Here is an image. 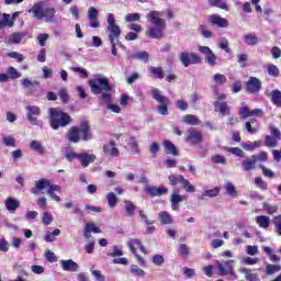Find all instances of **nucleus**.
Listing matches in <instances>:
<instances>
[{
	"instance_id": "obj_10",
	"label": "nucleus",
	"mask_w": 281,
	"mask_h": 281,
	"mask_svg": "<svg viewBox=\"0 0 281 281\" xmlns=\"http://www.w3.org/2000/svg\"><path fill=\"white\" fill-rule=\"evenodd\" d=\"M109 34V41L110 43H117L119 47L124 49V46L122 45V42H120V36L122 35V29H120V25L114 26H108Z\"/></svg>"
},
{
	"instance_id": "obj_58",
	"label": "nucleus",
	"mask_w": 281,
	"mask_h": 281,
	"mask_svg": "<svg viewBox=\"0 0 281 281\" xmlns=\"http://www.w3.org/2000/svg\"><path fill=\"white\" fill-rule=\"evenodd\" d=\"M218 47H221V49H224L226 54H229V41H227L226 37L220 38Z\"/></svg>"
},
{
	"instance_id": "obj_9",
	"label": "nucleus",
	"mask_w": 281,
	"mask_h": 281,
	"mask_svg": "<svg viewBox=\"0 0 281 281\" xmlns=\"http://www.w3.org/2000/svg\"><path fill=\"white\" fill-rule=\"evenodd\" d=\"M245 87L248 93H260V90L262 89V81L256 77H249L245 83Z\"/></svg>"
},
{
	"instance_id": "obj_25",
	"label": "nucleus",
	"mask_w": 281,
	"mask_h": 281,
	"mask_svg": "<svg viewBox=\"0 0 281 281\" xmlns=\"http://www.w3.org/2000/svg\"><path fill=\"white\" fill-rule=\"evenodd\" d=\"M255 221L261 229H269V226L271 225V218L267 215H258Z\"/></svg>"
},
{
	"instance_id": "obj_47",
	"label": "nucleus",
	"mask_w": 281,
	"mask_h": 281,
	"mask_svg": "<svg viewBox=\"0 0 281 281\" xmlns=\"http://www.w3.org/2000/svg\"><path fill=\"white\" fill-rule=\"evenodd\" d=\"M209 3L213 8H221V10H229L227 3H225L223 0H209Z\"/></svg>"
},
{
	"instance_id": "obj_11",
	"label": "nucleus",
	"mask_w": 281,
	"mask_h": 281,
	"mask_svg": "<svg viewBox=\"0 0 281 281\" xmlns=\"http://www.w3.org/2000/svg\"><path fill=\"white\" fill-rule=\"evenodd\" d=\"M79 135L82 142H89L93 139V132H91V125L89 121H82L79 127Z\"/></svg>"
},
{
	"instance_id": "obj_59",
	"label": "nucleus",
	"mask_w": 281,
	"mask_h": 281,
	"mask_svg": "<svg viewBox=\"0 0 281 281\" xmlns=\"http://www.w3.org/2000/svg\"><path fill=\"white\" fill-rule=\"evenodd\" d=\"M204 59L206 60V63H209L211 65V67H214V65H216V55L211 50L207 55H205Z\"/></svg>"
},
{
	"instance_id": "obj_40",
	"label": "nucleus",
	"mask_w": 281,
	"mask_h": 281,
	"mask_svg": "<svg viewBox=\"0 0 281 281\" xmlns=\"http://www.w3.org/2000/svg\"><path fill=\"white\" fill-rule=\"evenodd\" d=\"M38 116L41 115V108L36 106V105H27L26 106V117L30 116Z\"/></svg>"
},
{
	"instance_id": "obj_23",
	"label": "nucleus",
	"mask_w": 281,
	"mask_h": 281,
	"mask_svg": "<svg viewBox=\"0 0 281 281\" xmlns=\"http://www.w3.org/2000/svg\"><path fill=\"white\" fill-rule=\"evenodd\" d=\"M79 161L83 168H87L89 164L95 161V155L93 154H79Z\"/></svg>"
},
{
	"instance_id": "obj_54",
	"label": "nucleus",
	"mask_w": 281,
	"mask_h": 281,
	"mask_svg": "<svg viewBox=\"0 0 281 281\" xmlns=\"http://www.w3.org/2000/svg\"><path fill=\"white\" fill-rule=\"evenodd\" d=\"M161 150V147L159 146V143L154 142L149 145V153L153 155V157H157V153Z\"/></svg>"
},
{
	"instance_id": "obj_61",
	"label": "nucleus",
	"mask_w": 281,
	"mask_h": 281,
	"mask_svg": "<svg viewBox=\"0 0 281 281\" xmlns=\"http://www.w3.org/2000/svg\"><path fill=\"white\" fill-rule=\"evenodd\" d=\"M151 262L154 265H156V267H161V265H164V262H166V259L161 255H154Z\"/></svg>"
},
{
	"instance_id": "obj_26",
	"label": "nucleus",
	"mask_w": 281,
	"mask_h": 281,
	"mask_svg": "<svg viewBox=\"0 0 281 281\" xmlns=\"http://www.w3.org/2000/svg\"><path fill=\"white\" fill-rule=\"evenodd\" d=\"M187 199H188V196L179 195V194L173 192L171 194V199H170V201H171V210H173V211L179 210V203H181L182 201H187Z\"/></svg>"
},
{
	"instance_id": "obj_31",
	"label": "nucleus",
	"mask_w": 281,
	"mask_h": 281,
	"mask_svg": "<svg viewBox=\"0 0 281 281\" xmlns=\"http://www.w3.org/2000/svg\"><path fill=\"white\" fill-rule=\"evenodd\" d=\"M182 122L184 124H189L190 126H199L201 121L194 114H187L182 117Z\"/></svg>"
},
{
	"instance_id": "obj_30",
	"label": "nucleus",
	"mask_w": 281,
	"mask_h": 281,
	"mask_svg": "<svg viewBox=\"0 0 281 281\" xmlns=\"http://www.w3.org/2000/svg\"><path fill=\"white\" fill-rule=\"evenodd\" d=\"M149 74H151V76H154V78H157L158 80H164V78H166V74L164 72L162 67L150 66Z\"/></svg>"
},
{
	"instance_id": "obj_21",
	"label": "nucleus",
	"mask_w": 281,
	"mask_h": 281,
	"mask_svg": "<svg viewBox=\"0 0 281 281\" xmlns=\"http://www.w3.org/2000/svg\"><path fill=\"white\" fill-rule=\"evenodd\" d=\"M115 146V140H110L103 146V153L105 155H110L111 157H120V149H117Z\"/></svg>"
},
{
	"instance_id": "obj_42",
	"label": "nucleus",
	"mask_w": 281,
	"mask_h": 281,
	"mask_svg": "<svg viewBox=\"0 0 281 281\" xmlns=\"http://www.w3.org/2000/svg\"><path fill=\"white\" fill-rule=\"evenodd\" d=\"M224 188L226 190V194L229 196H238V192L236 191V187L232 182H225Z\"/></svg>"
},
{
	"instance_id": "obj_13",
	"label": "nucleus",
	"mask_w": 281,
	"mask_h": 281,
	"mask_svg": "<svg viewBox=\"0 0 281 281\" xmlns=\"http://www.w3.org/2000/svg\"><path fill=\"white\" fill-rule=\"evenodd\" d=\"M162 14L159 11H150L147 14V21L154 26H166V20L161 19Z\"/></svg>"
},
{
	"instance_id": "obj_49",
	"label": "nucleus",
	"mask_w": 281,
	"mask_h": 281,
	"mask_svg": "<svg viewBox=\"0 0 281 281\" xmlns=\"http://www.w3.org/2000/svg\"><path fill=\"white\" fill-rule=\"evenodd\" d=\"M213 81L217 86H223L225 85V82H227V77H225V75H222V74H215L213 76Z\"/></svg>"
},
{
	"instance_id": "obj_18",
	"label": "nucleus",
	"mask_w": 281,
	"mask_h": 281,
	"mask_svg": "<svg viewBox=\"0 0 281 281\" xmlns=\"http://www.w3.org/2000/svg\"><path fill=\"white\" fill-rule=\"evenodd\" d=\"M98 9H95L94 7H90L88 10V19L91 22L90 27H92L93 30H98V27H100V21H98Z\"/></svg>"
},
{
	"instance_id": "obj_14",
	"label": "nucleus",
	"mask_w": 281,
	"mask_h": 281,
	"mask_svg": "<svg viewBox=\"0 0 281 281\" xmlns=\"http://www.w3.org/2000/svg\"><path fill=\"white\" fill-rule=\"evenodd\" d=\"M59 265L63 271H70L71 273H76L80 269V266H78V263L72 259H61L59 260Z\"/></svg>"
},
{
	"instance_id": "obj_51",
	"label": "nucleus",
	"mask_w": 281,
	"mask_h": 281,
	"mask_svg": "<svg viewBox=\"0 0 281 281\" xmlns=\"http://www.w3.org/2000/svg\"><path fill=\"white\" fill-rule=\"evenodd\" d=\"M211 160L213 161V164H221L222 166H225V164H227V158L220 154H215L214 156H212Z\"/></svg>"
},
{
	"instance_id": "obj_34",
	"label": "nucleus",
	"mask_w": 281,
	"mask_h": 281,
	"mask_svg": "<svg viewBox=\"0 0 281 281\" xmlns=\"http://www.w3.org/2000/svg\"><path fill=\"white\" fill-rule=\"evenodd\" d=\"M31 150L38 153V155H45V147L38 140H32L30 144Z\"/></svg>"
},
{
	"instance_id": "obj_1",
	"label": "nucleus",
	"mask_w": 281,
	"mask_h": 281,
	"mask_svg": "<svg viewBox=\"0 0 281 281\" xmlns=\"http://www.w3.org/2000/svg\"><path fill=\"white\" fill-rule=\"evenodd\" d=\"M88 85L93 95H100L99 98L103 100V102H111L113 86L109 82V78L103 75H97L95 78L88 81Z\"/></svg>"
},
{
	"instance_id": "obj_62",
	"label": "nucleus",
	"mask_w": 281,
	"mask_h": 281,
	"mask_svg": "<svg viewBox=\"0 0 281 281\" xmlns=\"http://www.w3.org/2000/svg\"><path fill=\"white\" fill-rule=\"evenodd\" d=\"M8 74H9V77L12 79V80H16V78H21V72H19V70H16V68L14 67H9L8 69Z\"/></svg>"
},
{
	"instance_id": "obj_15",
	"label": "nucleus",
	"mask_w": 281,
	"mask_h": 281,
	"mask_svg": "<svg viewBox=\"0 0 281 281\" xmlns=\"http://www.w3.org/2000/svg\"><path fill=\"white\" fill-rule=\"evenodd\" d=\"M66 139L70 144H78L80 142V128L78 126H71L66 133Z\"/></svg>"
},
{
	"instance_id": "obj_53",
	"label": "nucleus",
	"mask_w": 281,
	"mask_h": 281,
	"mask_svg": "<svg viewBox=\"0 0 281 281\" xmlns=\"http://www.w3.org/2000/svg\"><path fill=\"white\" fill-rule=\"evenodd\" d=\"M90 271H91L93 278H95L97 281H104V280H106V278L104 277V274H102V271L95 270L94 267H92V268L90 269Z\"/></svg>"
},
{
	"instance_id": "obj_20",
	"label": "nucleus",
	"mask_w": 281,
	"mask_h": 281,
	"mask_svg": "<svg viewBox=\"0 0 281 281\" xmlns=\"http://www.w3.org/2000/svg\"><path fill=\"white\" fill-rule=\"evenodd\" d=\"M93 234H102V229L100 227L95 226L93 223H87L83 227V237L87 238V240H91V233Z\"/></svg>"
},
{
	"instance_id": "obj_60",
	"label": "nucleus",
	"mask_w": 281,
	"mask_h": 281,
	"mask_svg": "<svg viewBox=\"0 0 281 281\" xmlns=\"http://www.w3.org/2000/svg\"><path fill=\"white\" fill-rule=\"evenodd\" d=\"M83 249L87 254H93V249H95V239L90 238V240L85 245Z\"/></svg>"
},
{
	"instance_id": "obj_17",
	"label": "nucleus",
	"mask_w": 281,
	"mask_h": 281,
	"mask_svg": "<svg viewBox=\"0 0 281 281\" xmlns=\"http://www.w3.org/2000/svg\"><path fill=\"white\" fill-rule=\"evenodd\" d=\"M209 22L211 23V25H216L217 27H229V21H227V19H224L218 14L210 15Z\"/></svg>"
},
{
	"instance_id": "obj_22",
	"label": "nucleus",
	"mask_w": 281,
	"mask_h": 281,
	"mask_svg": "<svg viewBox=\"0 0 281 281\" xmlns=\"http://www.w3.org/2000/svg\"><path fill=\"white\" fill-rule=\"evenodd\" d=\"M258 162V156L252 155L250 158H247L243 161V171L249 172L256 170V164Z\"/></svg>"
},
{
	"instance_id": "obj_24",
	"label": "nucleus",
	"mask_w": 281,
	"mask_h": 281,
	"mask_svg": "<svg viewBox=\"0 0 281 281\" xmlns=\"http://www.w3.org/2000/svg\"><path fill=\"white\" fill-rule=\"evenodd\" d=\"M4 205L8 212H16L21 205V201L13 198H8L4 202Z\"/></svg>"
},
{
	"instance_id": "obj_29",
	"label": "nucleus",
	"mask_w": 281,
	"mask_h": 281,
	"mask_svg": "<svg viewBox=\"0 0 281 281\" xmlns=\"http://www.w3.org/2000/svg\"><path fill=\"white\" fill-rule=\"evenodd\" d=\"M130 59L135 58L136 60H142L143 63H148L150 55L148 54V52L143 50V52H138V53H133L128 56Z\"/></svg>"
},
{
	"instance_id": "obj_33",
	"label": "nucleus",
	"mask_w": 281,
	"mask_h": 281,
	"mask_svg": "<svg viewBox=\"0 0 281 281\" xmlns=\"http://www.w3.org/2000/svg\"><path fill=\"white\" fill-rule=\"evenodd\" d=\"M124 204H125L126 216H128V217L134 216L135 210H137V206H135V203L131 202L130 200H125Z\"/></svg>"
},
{
	"instance_id": "obj_8",
	"label": "nucleus",
	"mask_w": 281,
	"mask_h": 281,
	"mask_svg": "<svg viewBox=\"0 0 281 281\" xmlns=\"http://www.w3.org/2000/svg\"><path fill=\"white\" fill-rule=\"evenodd\" d=\"M180 63L183 67H190V65H199L201 63V57L194 53L182 52L180 54Z\"/></svg>"
},
{
	"instance_id": "obj_43",
	"label": "nucleus",
	"mask_w": 281,
	"mask_h": 281,
	"mask_svg": "<svg viewBox=\"0 0 281 281\" xmlns=\"http://www.w3.org/2000/svg\"><path fill=\"white\" fill-rule=\"evenodd\" d=\"M25 38L24 33H12L9 37V43L19 44Z\"/></svg>"
},
{
	"instance_id": "obj_38",
	"label": "nucleus",
	"mask_w": 281,
	"mask_h": 281,
	"mask_svg": "<svg viewBox=\"0 0 281 281\" xmlns=\"http://www.w3.org/2000/svg\"><path fill=\"white\" fill-rule=\"evenodd\" d=\"M220 193H221V188L215 187L214 189L204 190L202 193V196H207L209 199H214V198L218 196Z\"/></svg>"
},
{
	"instance_id": "obj_3",
	"label": "nucleus",
	"mask_w": 281,
	"mask_h": 281,
	"mask_svg": "<svg viewBox=\"0 0 281 281\" xmlns=\"http://www.w3.org/2000/svg\"><path fill=\"white\" fill-rule=\"evenodd\" d=\"M47 190V194H49L53 201L60 203V196H58L55 192H61V188L58 184H53L50 180L42 178L35 181L34 188L31 189L32 194H40L41 191Z\"/></svg>"
},
{
	"instance_id": "obj_64",
	"label": "nucleus",
	"mask_w": 281,
	"mask_h": 281,
	"mask_svg": "<svg viewBox=\"0 0 281 281\" xmlns=\"http://www.w3.org/2000/svg\"><path fill=\"white\" fill-rule=\"evenodd\" d=\"M270 133L274 139H281V132L274 125H270Z\"/></svg>"
},
{
	"instance_id": "obj_52",
	"label": "nucleus",
	"mask_w": 281,
	"mask_h": 281,
	"mask_svg": "<svg viewBox=\"0 0 281 281\" xmlns=\"http://www.w3.org/2000/svg\"><path fill=\"white\" fill-rule=\"evenodd\" d=\"M267 71L269 76H272L273 78H278L280 76V69H278V66L273 64L268 65Z\"/></svg>"
},
{
	"instance_id": "obj_39",
	"label": "nucleus",
	"mask_w": 281,
	"mask_h": 281,
	"mask_svg": "<svg viewBox=\"0 0 281 281\" xmlns=\"http://www.w3.org/2000/svg\"><path fill=\"white\" fill-rule=\"evenodd\" d=\"M244 41L246 45L254 47V45H258V36L256 34H246L244 35Z\"/></svg>"
},
{
	"instance_id": "obj_56",
	"label": "nucleus",
	"mask_w": 281,
	"mask_h": 281,
	"mask_svg": "<svg viewBox=\"0 0 281 281\" xmlns=\"http://www.w3.org/2000/svg\"><path fill=\"white\" fill-rule=\"evenodd\" d=\"M266 146L268 148H276V146H278V139H276L273 136L267 135L266 136Z\"/></svg>"
},
{
	"instance_id": "obj_35",
	"label": "nucleus",
	"mask_w": 281,
	"mask_h": 281,
	"mask_svg": "<svg viewBox=\"0 0 281 281\" xmlns=\"http://www.w3.org/2000/svg\"><path fill=\"white\" fill-rule=\"evenodd\" d=\"M162 146L167 155H177V146H175L172 142L164 140Z\"/></svg>"
},
{
	"instance_id": "obj_41",
	"label": "nucleus",
	"mask_w": 281,
	"mask_h": 281,
	"mask_svg": "<svg viewBox=\"0 0 281 281\" xmlns=\"http://www.w3.org/2000/svg\"><path fill=\"white\" fill-rule=\"evenodd\" d=\"M21 85L24 89H34V87H41L38 81H32L27 78L21 80Z\"/></svg>"
},
{
	"instance_id": "obj_46",
	"label": "nucleus",
	"mask_w": 281,
	"mask_h": 281,
	"mask_svg": "<svg viewBox=\"0 0 281 281\" xmlns=\"http://www.w3.org/2000/svg\"><path fill=\"white\" fill-rule=\"evenodd\" d=\"M59 234H60V229L56 228L52 233H46L44 236V240L46 243H54V240H56V236H58Z\"/></svg>"
},
{
	"instance_id": "obj_5",
	"label": "nucleus",
	"mask_w": 281,
	"mask_h": 281,
	"mask_svg": "<svg viewBox=\"0 0 281 281\" xmlns=\"http://www.w3.org/2000/svg\"><path fill=\"white\" fill-rule=\"evenodd\" d=\"M151 98L158 102L157 111L160 115H168V104H170V100L168 97L161 94L159 89H151Z\"/></svg>"
},
{
	"instance_id": "obj_12",
	"label": "nucleus",
	"mask_w": 281,
	"mask_h": 281,
	"mask_svg": "<svg viewBox=\"0 0 281 281\" xmlns=\"http://www.w3.org/2000/svg\"><path fill=\"white\" fill-rule=\"evenodd\" d=\"M184 140L193 145L201 144V142H203V133L199 132L194 127H191L188 130V136Z\"/></svg>"
},
{
	"instance_id": "obj_55",
	"label": "nucleus",
	"mask_w": 281,
	"mask_h": 281,
	"mask_svg": "<svg viewBox=\"0 0 281 281\" xmlns=\"http://www.w3.org/2000/svg\"><path fill=\"white\" fill-rule=\"evenodd\" d=\"M239 115L241 120H247V117H251V110H249V106H243L239 109Z\"/></svg>"
},
{
	"instance_id": "obj_36",
	"label": "nucleus",
	"mask_w": 281,
	"mask_h": 281,
	"mask_svg": "<svg viewBox=\"0 0 281 281\" xmlns=\"http://www.w3.org/2000/svg\"><path fill=\"white\" fill-rule=\"evenodd\" d=\"M270 98H271L272 104H274V106H281V91L280 90H272L270 92Z\"/></svg>"
},
{
	"instance_id": "obj_28",
	"label": "nucleus",
	"mask_w": 281,
	"mask_h": 281,
	"mask_svg": "<svg viewBox=\"0 0 281 281\" xmlns=\"http://www.w3.org/2000/svg\"><path fill=\"white\" fill-rule=\"evenodd\" d=\"M239 273H244L245 276V280H248V281H258L260 280L258 278V273H254L251 271V269H248V268H239L238 269Z\"/></svg>"
},
{
	"instance_id": "obj_7",
	"label": "nucleus",
	"mask_w": 281,
	"mask_h": 281,
	"mask_svg": "<svg viewBox=\"0 0 281 281\" xmlns=\"http://www.w3.org/2000/svg\"><path fill=\"white\" fill-rule=\"evenodd\" d=\"M169 182L171 183V186H178V183H181L182 188H184V190H187L188 192H196L194 186L190 184V181L188 179H184V177L181 175H170Z\"/></svg>"
},
{
	"instance_id": "obj_50",
	"label": "nucleus",
	"mask_w": 281,
	"mask_h": 281,
	"mask_svg": "<svg viewBox=\"0 0 281 281\" xmlns=\"http://www.w3.org/2000/svg\"><path fill=\"white\" fill-rule=\"evenodd\" d=\"M278 271H281V267L280 266H276V265H271V263H268L266 266V273H267V276H273V273H278Z\"/></svg>"
},
{
	"instance_id": "obj_63",
	"label": "nucleus",
	"mask_w": 281,
	"mask_h": 281,
	"mask_svg": "<svg viewBox=\"0 0 281 281\" xmlns=\"http://www.w3.org/2000/svg\"><path fill=\"white\" fill-rule=\"evenodd\" d=\"M273 223L278 236H281V215H277Z\"/></svg>"
},
{
	"instance_id": "obj_32",
	"label": "nucleus",
	"mask_w": 281,
	"mask_h": 281,
	"mask_svg": "<svg viewBox=\"0 0 281 281\" xmlns=\"http://www.w3.org/2000/svg\"><path fill=\"white\" fill-rule=\"evenodd\" d=\"M215 111H220L222 115H229V106L227 105V102H214Z\"/></svg>"
},
{
	"instance_id": "obj_57",
	"label": "nucleus",
	"mask_w": 281,
	"mask_h": 281,
	"mask_svg": "<svg viewBox=\"0 0 281 281\" xmlns=\"http://www.w3.org/2000/svg\"><path fill=\"white\" fill-rule=\"evenodd\" d=\"M142 19V15L139 13H128L125 15L126 23H133L135 21H139Z\"/></svg>"
},
{
	"instance_id": "obj_45",
	"label": "nucleus",
	"mask_w": 281,
	"mask_h": 281,
	"mask_svg": "<svg viewBox=\"0 0 281 281\" xmlns=\"http://www.w3.org/2000/svg\"><path fill=\"white\" fill-rule=\"evenodd\" d=\"M127 247L132 254H137V248L135 247H142V241L139 239H130Z\"/></svg>"
},
{
	"instance_id": "obj_48",
	"label": "nucleus",
	"mask_w": 281,
	"mask_h": 281,
	"mask_svg": "<svg viewBox=\"0 0 281 281\" xmlns=\"http://www.w3.org/2000/svg\"><path fill=\"white\" fill-rule=\"evenodd\" d=\"M159 218L164 225H170V223H172V217H170V213L166 211L159 213Z\"/></svg>"
},
{
	"instance_id": "obj_16",
	"label": "nucleus",
	"mask_w": 281,
	"mask_h": 281,
	"mask_svg": "<svg viewBox=\"0 0 281 281\" xmlns=\"http://www.w3.org/2000/svg\"><path fill=\"white\" fill-rule=\"evenodd\" d=\"M164 30H166V26H151L146 31V36L149 38H156L161 40L164 38Z\"/></svg>"
},
{
	"instance_id": "obj_2",
	"label": "nucleus",
	"mask_w": 281,
	"mask_h": 281,
	"mask_svg": "<svg viewBox=\"0 0 281 281\" xmlns=\"http://www.w3.org/2000/svg\"><path fill=\"white\" fill-rule=\"evenodd\" d=\"M30 14H33L34 19L37 21L45 20L46 23H55L56 21V9L52 7H46L43 2H37L29 10Z\"/></svg>"
},
{
	"instance_id": "obj_19",
	"label": "nucleus",
	"mask_w": 281,
	"mask_h": 281,
	"mask_svg": "<svg viewBox=\"0 0 281 281\" xmlns=\"http://www.w3.org/2000/svg\"><path fill=\"white\" fill-rule=\"evenodd\" d=\"M145 192L151 196H164V194H168V188L145 186Z\"/></svg>"
},
{
	"instance_id": "obj_44",
	"label": "nucleus",
	"mask_w": 281,
	"mask_h": 281,
	"mask_svg": "<svg viewBox=\"0 0 281 281\" xmlns=\"http://www.w3.org/2000/svg\"><path fill=\"white\" fill-rule=\"evenodd\" d=\"M130 271L132 276H137L138 278L146 276V272L142 268H138L137 265H132Z\"/></svg>"
},
{
	"instance_id": "obj_37",
	"label": "nucleus",
	"mask_w": 281,
	"mask_h": 281,
	"mask_svg": "<svg viewBox=\"0 0 281 281\" xmlns=\"http://www.w3.org/2000/svg\"><path fill=\"white\" fill-rule=\"evenodd\" d=\"M108 205L109 207H116L120 200L117 199V195H115L114 192H109L106 194Z\"/></svg>"
},
{
	"instance_id": "obj_27",
	"label": "nucleus",
	"mask_w": 281,
	"mask_h": 281,
	"mask_svg": "<svg viewBox=\"0 0 281 281\" xmlns=\"http://www.w3.org/2000/svg\"><path fill=\"white\" fill-rule=\"evenodd\" d=\"M3 27H14V21L10 20V14L0 12V30Z\"/></svg>"
},
{
	"instance_id": "obj_4",
	"label": "nucleus",
	"mask_w": 281,
	"mask_h": 281,
	"mask_svg": "<svg viewBox=\"0 0 281 281\" xmlns=\"http://www.w3.org/2000/svg\"><path fill=\"white\" fill-rule=\"evenodd\" d=\"M49 124L53 131H58L65 126L71 124V116L69 114L60 111L59 109L52 108L48 110Z\"/></svg>"
},
{
	"instance_id": "obj_6",
	"label": "nucleus",
	"mask_w": 281,
	"mask_h": 281,
	"mask_svg": "<svg viewBox=\"0 0 281 281\" xmlns=\"http://www.w3.org/2000/svg\"><path fill=\"white\" fill-rule=\"evenodd\" d=\"M236 261L233 259L216 261L218 276H233L236 278V271H234Z\"/></svg>"
}]
</instances>
